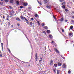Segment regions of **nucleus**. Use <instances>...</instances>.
Wrapping results in <instances>:
<instances>
[{
	"mask_svg": "<svg viewBox=\"0 0 74 74\" xmlns=\"http://www.w3.org/2000/svg\"><path fill=\"white\" fill-rule=\"evenodd\" d=\"M66 64L65 63L63 64L62 65V67L63 68H66Z\"/></svg>",
	"mask_w": 74,
	"mask_h": 74,
	"instance_id": "obj_1",
	"label": "nucleus"
},
{
	"mask_svg": "<svg viewBox=\"0 0 74 74\" xmlns=\"http://www.w3.org/2000/svg\"><path fill=\"white\" fill-rule=\"evenodd\" d=\"M13 14H14V11H12L10 13V15H13Z\"/></svg>",
	"mask_w": 74,
	"mask_h": 74,
	"instance_id": "obj_2",
	"label": "nucleus"
},
{
	"mask_svg": "<svg viewBox=\"0 0 74 74\" xmlns=\"http://www.w3.org/2000/svg\"><path fill=\"white\" fill-rule=\"evenodd\" d=\"M55 51H56V52H57V53H59V51L58 50V49H55Z\"/></svg>",
	"mask_w": 74,
	"mask_h": 74,
	"instance_id": "obj_3",
	"label": "nucleus"
},
{
	"mask_svg": "<svg viewBox=\"0 0 74 74\" xmlns=\"http://www.w3.org/2000/svg\"><path fill=\"white\" fill-rule=\"evenodd\" d=\"M53 71H54V73H56V69L55 68L53 69Z\"/></svg>",
	"mask_w": 74,
	"mask_h": 74,
	"instance_id": "obj_4",
	"label": "nucleus"
},
{
	"mask_svg": "<svg viewBox=\"0 0 74 74\" xmlns=\"http://www.w3.org/2000/svg\"><path fill=\"white\" fill-rule=\"evenodd\" d=\"M20 18H21V19H25L23 17V16H20Z\"/></svg>",
	"mask_w": 74,
	"mask_h": 74,
	"instance_id": "obj_5",
	"label": "nucleus"
},
{
	"mask_svg": "<svg viewBox=\"0 0 74 74\" xmlns=\"http://www.w3.org/2000/svg\"><path fill=\"white\" fill-rule=\"evenodd\" d=\"M35 58V59L36 61H37V60H38V57L37 56H36Z\"/></svg>",
	"mask_w": 74,
	"mask_h": 74,
	"instance_id": "obj_6",
	"label": "nucleus"
},
{
	"mask_svg": "<svg viewBox=\"0 0 74 74\" xmlns=\"http://www.w3.org/2000/svg\"><path fill=\"white\" fill-rule=\"evenodd\" d=\"M46 7H47V8H48L49 9L51 8V6L47 5L46 6Z\"/></svg>",
	"mask_w": 74,
	"mask_h": 74,
	"instance_id": "obj_7",
	"label": "nucleus"
},
{
	"mask_svg": "<svg viewBox=\"0 0 74 74\" xmlns=\"http://www.w3.org/2000/svg\"><path fill=\"white\" fill-rule=\"evenodd\" d=\"M58 65L59 66H62V64L58 62Z\"/></svg>",
	"mask_w": 74,
	"mask_h": 74,
	"instance_id": "obj_8",
	"label": "nucleus"
},
{
	"mask_svg": "<svg viewBox=\"0 0 74 74\" xmlns=\"http://www.w3.org/2000/svg\"><path fill=\"white\" fill-rule=\"evenodd\" d=\"M24 19H25V20L27 22V23H29V21H28V20L25 17L24 18Z\"/></svg>",
	"mask_w": 74,
	"mask_h": 74,
	"instance_id": "obj_9",
	"label": "nucleus"
},
{
	"mask_svg": "<svg viewBox=\"0 0 74 74\" xmlns=\"http://www.w3.org/2000/svg\"><path fill=\"white\" fill-rule=\"evenodd\" d=\"M1 45L2 47V50L3 51V43H1Z\"/></svg>",
	"mask_w": 74,
	"mask_h": 74,
	"instance_id": "obj_10",
	"label": "nucleus"
},
{
	"mask_svg": "<svg viewBox=\"0 0 74 74\" xmlns=\"http://www.w3.org/2000/svg\"><path fill=\"white\" fill-rule=\"evenodd\" d=\"M23 5L24 6H26V5H27V3H24L23 4Z\"/></svg>",
	"mask_w": 74,
	"mask_h": 74,
	"instance_id": "obj_11",
	"label": "nucleus"
},
{
	"mask_svg": "<svg viewBox=\"0 0 74 74\" xmlns=\"http://www.w3.org/2000/svg\"><path fill=\"white\" fill-rule=\"evenodd\" d=\"M60 22H62V21H63V18H61L60 19Z\"/></svg>",
	"mask_w": 74,
	"mask_h": 74,
	"instance_id": "obj_12",
	"label": "nucleus"
},
{
	"mask_svg": "<svg viewBox=\"0 0 74 74\" xmlns=\"http://www.w3.org/2000/svg\"><path fill=\"white\" fill-rule=\"evenodd\" d=\"M59 73H60V71L59 70H57V74H59Z\"/></svg>",
	"mask_w": 74,
	"mask_h": 74,
	"instance_id": "obj_13",
	"label": "nucleus"
},
{
	"mask_svg": "<svg viewBox=\"0 0 74 74\" xmlns=\"http://www.w3.org/2000/svg\"><path fill=\"white\" fill-rule=\"evenodd\" d=\"M70 29H73V26L72 25H71L70 27Z\"/></svg>",
	"mask_w": 74,
	"mask_h": 74,
	"instance_id": "obj_14",
	"label": "nucleus"
},
{
	"mask_svg": "<svg viewBox=\"0 0 74 74\" xmlns=\"http://www.w3.org/2000/svg\"><path fill=\"white\" fill-rule=\"evenodd\" d=\"M53 63V61L52 60L51 61L50 63V65H51V64H52Z\"/></svg>",
	"mask_w": 74,
	"mask_h": 74,
	"instance_id": "obj_15",
	"label": "nucleus"
},
{
	"mask_svg": "<svg viewBox=\"0 0 74 74\" xmlns=\"http://www.w3.org/2000/svg\"><path fill=\"white\" fill-rule=\"evenodd\" d=\"M10 3H12L13 2H14V0H10Z\"/></svg>",
	"mask_w": 74,
	"mask_h": 74,
	"instance_id": "obj_16",
	"label": "nucleus"
},
{
	"mask_svg": "<svg viewBox=\"0 0 74 74\" xmlns=\"http://www.w3.org/2000/svg\"><path fill=\"white\" fill-rule=\"evenodd\" d=\"M40 60H39V63H41V61H42V58H40Z\"/></svg>",
	"mask_w": 74,
	"mask_h": 74,
	"instance_id": "obj_17",
	"label": "nucleus"
},
{
	"mask_svg": "<svg viewBox=\"0 0 74 74\" xmlns=\"http://www.w3.org/2000/svg\"><path fill=\"white\" fill-rule=\"evenodd\" d=\"M54 66L55 67H57V66H58V65L56 64H54Z\"/></svg>",
	"mask_w": 74,
	"mask_h": 74,
	"instance_id": "obj_18",
	"label": "nucleus"
},
{
	"mask_svg": "<svg viewBox=\"0 0 74 74\" xmlns=\"http://www.w3.org/2000/svg\"><path fill=\"white\" fill-rule=\"evenodd\" d=\"M47 33H50V31L49 30H48L47 31Z\"/></svg>",
	"mask_w": 74,
	"mask_h": 74,
	"instance_id": "obj_19",
	"label": "nucleus"
},
{
	"mask_svg": "<svg viewBox=\"0 0 74 74\" xmlns=\"http://www.w3.org/2000/svg\"><path fill=\"white\" fill-rule=\"evenodd\" d=\"M49 36L50 38H52V35H49Z\"/></svg>",
	"mask_w": 74,
	"mask_h": 74,
	"instance_id": "obj_20",
	"label": "nucleus"
},
{
	"mask_svg": "<svg viewBox=\"0 0 74 74\" xmlns=\"http://www.w3.org/2000/svg\"><path fill=\"white\" fill-rule=\"evenodd\" d=\"M44 2L45 3H47L48 1H47V0H45V1H44Z\"/></svg>",
	"mask_w": 74,
	"mask_h": 74,
	"instance_id": "obj_21",
	"label": "nucleus"
},
{
	"mask_svg": "<svg viewBox=\"0 0 74 74\" xmlns=\"http://www.w3.org/2000/svg\"><path fill=\"white\" fill-rule=\"evenodd\" d=\"M45 29H48V27L47 26H45L44 27Z\"/></svg>",
	"mask_w": 74,
	"mask_h": 74,
	"instance_id": "obj_22",
	"label": "nucleus"
},
{
	"mask_svg": "<svg viewBox=\"0 0 74 74\" xmlns=\"http://www.w3.org/2000/svg\"><path fill=\"white\" fill-rule=\"evenodd\" d=\"M16 20H17V21H21V20L19 18H16Z\"/></svg>",
	"mask_w": 74,
	"mask_h": 74,
	"instance_id": "obj_23",
	"label": "nucleus"
},
{
	"mask_svg": "<svg viewBox=\"0 0 74 74\" xmlns=\"http://www.w3.org/2000/svg\"><path fill=\"white\" fill-rule=\"evenodd\" d=\"M17 59L18 60H19V61H20V62H23V63H25V62H23V61H21V60H20L19 59Z\"/></svg>",
	"mask_w": 74,
	"mask_h": 74,
	"instance_id": "obj_24",
	"label": "nucleus"
},
{
	"mask_svg": "<svg viewBox=\"0 0 74 74\" xmlns=\"http://www.w3.org/2000/svg\"><path fill=\"white\" fill-rule=\"evenodd\" d=\"M5 2L7 3V2H8V0H5Z\"/></svg>",
	"mask_w": 74,
	"mask_h": 74,
	"instance_id": "obj_25",
	"label": "nucleus"
},
{
	"mask_svg": "<svg viewBox=\"0 0 74 74\" xmlns=\"http://www.w3.org/2000/svg\"><path fill=\"white\" fill-rule=\"evenodd\" d=\"M38 3L39 4H40V5H41L42 4H41V2L38 1Z\"/></svg>",
	"mask_w": 74,
	"mask_h": 74,
	"instance_id": "obj_26",
	"label": "nucleus"
},
{
	"mask_svg": "<svg viewBox=\"0 0 74 74\" xmlns=\"http://www.w3.org/2000/svg\"><path fill=\"white\" fill-rule=\"evenodd\" d=\"M35 17H37V16H38V15H37V14H35Z\"/></svg>",
	"mask_w": 74,
	"mask_h": 74,
	"instance_id": "obj_27",
	"label": "nucleus"
},
{
	"mask_svg": "<svg viewBox=\"0 0 74 74\" xmlns=\"http://www.w3.org/2000/svg\"><path fill=\"white\" fill-rule=\"evenodd\" d=\"M28 9L29 10H31L32 9V7H29L28 8Z\"/></svg>",
	"mask_w": 74,
	"mask_h": 74,
	"instance_id": "obj_28",
	"label": "nucleus"
},
{
	"mask_svg": "<svg viewBox=\"0 0 74 74\" xmlns=\"http://www.w3.org/2000/svg\"><path fill=\"white\" fill-rule=\"evenodd\" d=\"M16 3H17V4H19V2L18 1H16Z\"/></svg>",
	"mask_w": 74,
	"mask_h": 74,
	"instance_id": "obj_29",
	"label": "nucleus"
},
{
	"mask_svg": "<svg viewBox=\"0 0 74 74\" xmlns=\"http://www.w3.org/2000/svg\"><path fill=\"white\" fill-rule=\"evenodd\" d=\"M44 25H45V24H44V23H42V26H44Z\"/></svg>",
	"mask_w": 74,
	"mask_h": 74,
	"instance_id": "obj_30",
	"label": "nucleus"
},
{
	"mask_svg": "<svg viewBox=\"0 0 74 74\" xmlns=\"http://www.w3.org/2000/svg\"><path fill=\"white\" fill-rule=\"evenodd\" d=\"M70 72H71V71H68V73H69V74H70Z\"/></svg>",
	"mask_w": 74,
	"mask_h": 74,
	"instance_id": "obj_31",
	"label": "nucleus"
},
{
	"mask_svg": "<svg viewBox=\"0 0 74 74\" xmlns=\"http://www.w3.org/2000/svg\"><path fill=\"white\" fill-rule=\"evenodd\" d=\"M37 23H38V24L39 25H40V22H39V21H37Z\"/></svg>",
	"mask_w": 74,
	"mask_h": 74,
	"instance_id": "obj_32",
	"label": "nucleus"
},
{
	"mask_svg": "<svg viewBox=\"0 0 74 74\" xmlns=\"http://www.w3.org/2000/svg\"><path fill=\"white\" fill-rule=\"evenodd\" d=\"M65 11H66V12H67V11H68V10L66 9H65Z\"/></svg>",
	"mask_w": 74,
	"mask_h": 74,
	"instance_id": "obj_33",
	"label": "nucleus"
},
{
	"mask_svg": "<svg viewBox=\"0 0 74 74\" xmlns=\"http://www.w3.org/2000/svg\"><path fill=\"white\" fill-rule=\"evenodd\" d=\"M62 8H65V6L63 5L62 6Z\"/></svg>",
	"mask_w": 74,
	"mask_h": 74,
	"instance_id": "obj_34",
	"label": "nucleus"
},
{
	"mask_svg": "<svg viewBox=\"0 0 74 74\" xmlns=\"http://www.w3.org/2000/svg\"><path fill=\"white\" fill-rule=\"evenodd\" d=\"M23 0H21V3H23Z\"/></svg>",
	"mask_w": 74,
	"mask_h": 74,
	"instance_id": "obj_35",
	"label": "nucleus"
},
{
	"mask_svg": "<svg viewBox=\"0 0 74 74\" xmlns=\"http://www.w3.org/2000/svg\"><path fill=\"white\" fill-rule=\"evenodd\" d=\"M29 23L31 26H32V22H30Z\"/></svg>",
	"mask_w": 74,
	"mask_h": 74,
	"instance_id": "obj_36",
	"label": "nucleus"
},
{
	"mask_svg": "<svg viewBox=\"0 0 74 74\" xmlns=\"http://www.w3.org/2000/svg\"><path fill=\"white\" fill-rule=\"evenodd\" d=\"M0 4H1L2 5V4H3V3L0 2Z\"/></svg>",
	"mask_w": 74,
	"mask_h": 74,
	"instance_id": "obj_37",
	"label": "nucleus"
},
{
	"mask_svg": "<svg viewBox=\"0 0 74 74\" xmlns=\"http://www.w3.org/2000/svg\"><path fill=\"white\" fill-rule=\"evenodd\" d=\"M71 22H72V23H74V21L73 20L71 21Z\"/></svg>",
	"mask_w": 74,
	"mask_h": 74,
	"instance_id": "obj_38",
	"label": "nucleus"
},
{
	"mask_svg": "<svg viewBox=\"0 0 74 74\" xmlns=\"http://www.w3.org/2000/svg\"><path fill=\"white\" fill-rule=\"evenodd\" d=\"M3 19H5V16H4V15H3Z\"/></svg>",
	"mask_w": 74,
	"mask_h": 74,
	"instance_id": "obj_39",
	"label": "nucleus"
},
{
	"mask_svg": "<svg viewBox=\"0 0 74 74\" xmlns=\"http://www.w3.org/2000/svg\"><path fill=\"white\" fill-rule=\"evenodd\" d=\"M62 58L63 59H65V58L64 57H63V56H61Z\"/></svg>",
	"mask_w": 74,
	"mask_h": 74,
	"instance_id": "obj_40",
	"label": "nucleus"
},
{
	"mask_svg": "<svg viewBox=\"0 0 74 74\" xmlns=\"http://www.w3.org/2000/svg\"><path fill=\"white\" fill-rule=\"evenodd\" d=\"M71 33H70L69 34V36H71Z\"/></svg>",
	"mask_w": 74,
	"mask_h": 74,
	"instance_id": "obj_41",
	"label": "nucleus"
},
{
	"mask_svg": "<svg viewBox=\"0 0 74 74\" xmlns=\"http://www.w3.org/2000/svg\"><path fill=\"white\" fill-rule=\"evenodd\" d=\"M20 8H23V7L22 6H20Z\"/></svg>",
	"mask_w": 74,
	"mask_h": 74,
	"instance_id": "obj_42",
	"label": "nucleus"
},
{
	"mask_svg": "<svg viewBox=\"0 0 74 74\" xmlns=\"http://www.w3.org/2000/svg\"><path fill=\"white\" fill-rule=\"evenodd\" d=\"M31 19L32 21H33L34 20V19L33 18H32Z\"/></svg>",
	"mask_w": 74,
	"mask_h": 74,
	"instance_id": "obj_43",
	"label": "nucleus"
},
{
	"mask_svg": "<svg viewBox=\"0 0 74 74\" xmlns=\"http://www.w3.org/2000/svg\"><path fill=\"white\" fill-rule=\"evenodd\" d=\"M68 22V20H65V22Z\"/></svg>",
	"mask_w": 74,
	"mask_h": 74,
	"instance_id": "obj_44",
	"label": "nucleus"
},
{
	"mask_svg": "<svg viewBox=\"0 0 74 74\" xmlns=\"http://www.w3.org/2000/svg\"><path fill=\"white\" fill-rule=\"evenodd\" d=\"M60 2H62L63 1V0H60Z\"/></svg>",
	"mask_w": 74,
	"mask_h": 74,
	"instance_id": "obj_45",
	"label": "nucleus"
},
{
	"mask_svg": "<svg viewBox=\"0 0 74 74\" xmlns=\"http://www.w3.org/2000/svg\"><path fill=\"white\" fill-rule=\"evenodd\" d=\"M8 51H9L10 52H11V51H10V50L9 49H8Z\"/></svg>",
	"mask_w": 74,
	"mask_h": 74,
	"instance_id": "obj_46",
	"label": "nucleus"
},
{
	"mask_svg": "<svg viewBox=\"0 0 74 74\" xmlns=\"http://www.w3.org/2000/svg\"><path fill=\"white\" fill-rule=\"evenodd\" d=\"M8 51H9L10 52H11V51H10V50L9 49H8Z\"/></svg>",
	"mask_w": 74,
	"mask_h": 74,
	"instance_id": "obj_47",
	"label": "nucleus"
},
{
	"mask_svg": "<svg viewBox=\"0 0 74 74\" xmlns=\"http://www.w3.org/2000/svg\"><path fill=\"white\" fill-rule=\"evenodd\" d=\"M8 25H10V22H9L8 23Z\"/></svg>",
	"mask_w": 74,
	"mask_h": 74,
	"instance_id": "obj_48",
	"label": "nucleus"
},
{
	"mask_svg": "<svg viewBox=\"0 0 74 74\" xmlns=\"http://www.w3.org/2000/svg\"><path fill=\"white\" fill-rule=\"evenodd\" d=\"M53 18H54V19H56L55 16H54V15H53Z\"/></svg>",
	"mask_w": 74,
	"mask_h": 74,
	"instance_id": "obj_49",
	"label": "nucleus"
},
{
	"mask_svg": "<svg viewBox=\"0 0 74 74\" xmlns=\"http://www.w3.org/2000/svg\"><path fill=\"white\" fill-rule=\"evenodd\" d=\"M17 25H18V26H19V23H17Z\"/></svg>",
	"mask_w": 74,
	"mask_h": 74,
	"instance_id": "obj_50",
	"label": "nucleus"
},
{
	"mask_svg": "<svg viewBox=\"0 0 74 74\" xmlns=\"http://www.w3.org/2000/svg\"><path fill=\"white\" fill-rule=\"evenodd\" d=\"M9 8H10V9L12 8H11V6H10Z\"/></svg>",
	"mask_w": 74,
	"mask_h": 74,
	"instance_id": "obj_51",
	"label": "nucleus"
},
{
	"mask_svg": "<svg viewBox=\"0 0 74 74\" xmlns=\"http://www.w3.org/2000/svg\"><path fill=\"white\" fill-rule=\"evenodd\" d=\"M62 32H64V30L62 29Z\"/></svg>",
	"mask_w": 74,
	"mask_h": 74,
	"instance_id": "obj_52",
	"label": "nucleus"
},
{
	"mask_svg": "<svg viewBox=\"0 0 74 74\" xmlns=\"http://www.w3.org/2000/svg\"><path fill=\"white\" fill-rule=\"evenodd\" d=\"M7 20L8 21V20H9V19H8V18H7Z\"/></svg>",
	"mask_w": 74,
	"mask_h": 74,
	"instance_id": "obj_53",
	"label": "nucleus"
},
{
	"mask_svg": "<svg viewBox=\"0 0 74 74\" xmlns=\"http://www.w3.org/2000/svg\"><path fill=\"white\" fill-rule=\"evenodd\" d=\"M64 3H63L62 4V5H63V4H64Z\"/></svg>",
	"mask_w": 74,
	"mask_h": 74,
	"instance_id": "obj_54",
	"label": "nucleus"
},
{
	"mask_svg": "<svg viewBox=\"0 0 74 74\" xmlns=\"http://www.w3.org/2000/svg\"><path fill=\"white\" fill-rule=\"evenodd\" d=\"M72 18L74 19V16H72Z\"/></svg>",
	"mask_w": 74,
	"mask_h": 74,
	"instance_id": "obj_55",
	"label": "nucleus"
},
{
	"mask_svg": "<svg viewBox=\"0 0 74 74\" xmlns=\"http://www.w3.org/2000/svg\"><path fill=\"white\" fill-rule=\"evenodd\" d=\"M36 56H37V53H36Z\"/></svg>",
	"mask_w": 74,
	"mask_h": 74,
	"instance_id": "obj_56",
	"label": "nucleus"
},
{
	"mask_svg": "<svg viewBox=\"0 0 74 74\" xmlns=\"http://www.w3.org/2000/svg\"><path fill=\"white\" fill-rule=\"evenodd\" d=\"M53 41H52V43H53Z\"/></svg>",
	"mask_w": 74,
	"mask_h": 74,
	"instance_id": "obj_57",
	"label": "nucleus"
},
{
	"mask_svg": "<svg viewBox=\"0 0 74 74\" xmlns=\"http://www.w3.org/2000/svg\"><path fill=\"white\" fill-rule=\"evenodd\" d=\"M1 1H4V0H1Z\"/></svg>",
	"mask_w": 74,
	"mask_h": 74,
	"instance_id": "obj_58",
	"label": "nucleus"
},
{
	"mask_svg": "<svg viewBox=\"0 0 74 74\" xmlns=\"http://www.w3.org/2000/svg\"><path fill=\"white\" fill-rule=\"evenodd\" d=\"M11 26H12H12H13V25H11Z\"/></svg>",
	"mask_w": 74,
	"mask_h": 74,
	"instance_id": "obj_59",
	"label": "nucleus"
},
{
	"mask_svg": "<svg viewBox=\"0 0 74 74\" xmlns=\"http://www.w3.org/2000/svg\"><path fill=\"white\" fill-rule=\"evenodd\" d=\"M68 41V40H66V41Z\"/></svg>",
	"mask_w": 74,
	"mask_h": 74,
	"instance_id": "obj_60",
	"label": "nucleus"
},
{
	"mask_svg": "<svg viewBox=\"0 0 74 74\" xmlns=\"http://www.w3.org/2000/svg\"><path fill=\"white\" fill-rule=\"evenodd\" d=\"M2 56H1V57H2Z\"/></svg>",
	"mask_w": 74,
	"mask_h": 74,
	"instance_id": "obj_61",
	"label": "nucleus"
},
{
	"mask_svg": "<svg viewBox=\"0 0 74 74\" xmlns=\"http://www.w3.org/2000/svg\"><path fill=\"white\" fill-rule=\"evenodd\" d=\"M33 24H34V23H33Z\"/></svg>",
	"mask_w": 74,
	"mask_h": 74,
	"instance_id": "obj_62",
	"label": "nucleus"
},
{
	"mask_svg": "<svg viewBox=\"0 0 74 74\" xmlns=\"http://www.w3.org/2000/svg\"><path fill=\"white\" fill-rule=\"evenodd\" d=\"M43 32H45V31H43Z\"/></svg>",
	"mask_w": 74,
	"mask_h": 74,
	"instance_id": "obj_63",
	"label": "nucleus"
},
{
	"mask_svg": "<svg viewBox=\"0 0 74 74\" xmlns=\"http://www.w3.org/2000/svg\"><path fill=\"white\" fill-rule=\"evenodd\" d=\"M73 14H74V12L73 13Z\"/></svg>",
	"mask_w": 74,
	"mask_h": 74,
	"instance_id": "obj_64",
	"label": "nucleus"
}]
</instances>
